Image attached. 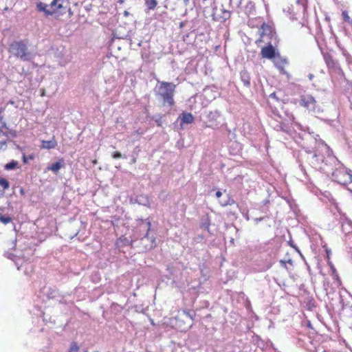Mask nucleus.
Listing matches in <instances>:
<instances>
[{
  "instance_id": "obj_38",
  "label": "nucleus",
  "mask_w": 352,
  "mask_h": 352,
  "mask_svg": "<svg viewBox=\"0 0 352 352\" xmlns=\"http://www.w3.org/2000/svg\"><path fill=\"white\" fill-rule=\"evenodd\" d=\"M263 219V217H261V218H258V219H256L255 221L258 222V221H262Z\"/></svg>"
},
{
  "instance_id": "obj_28",
  "label": "nucleus",
  "mask_w": 352,
  "mask_h": 352,
  "mask_svg": "<svg viewBox=\"0 0 352 352\" xmlns=\"http://www.w3.org/2000/svg\"><path fill=\"white\" fill-rule=\"evenodd\" d=\"M0 120H1L0 129H7L6 123L5 122L2 121V117H1Z\"/></svg>"
},
{
  "instance_id": "obj_39",
  "label": "nucleus",
  "mask_w": 352,
  "mask_h": 352,
  "mask_svg": "<svg viewBox=\"0 0 352 352\" xmlns=\"http://www.w3.org/2000/svg\"><path fill=\"white\" fill-rule=\"evenodd\" d=\"M241 0H237V1H236V2H235V3H236V4L237 6H239V4H241Z\"/></svg>"
},
{
  "instance_id": "obj_21",
  "label": "nucleus",
  "mask_w": 352,
  "mask_h": 352,
  "mask_svg": "<svg viewBox=\"0 0 352 352\" xmlns=\"http://www.w3.org/2000/svg\"><path fill=\"white\" fill-rule=\"evenodd\" d=\"M146 5L150 10H153L157 6L156 0H146Z\"/></svg>"
},
{
  "instance_id": "obj_19",
  "label": "nucleus",
  "mask_w": 352,
  "mask_h": 352,
  "mask_svg": "<svg viewBox=\"0 0 352 352\" xmlns=\"http://www.w3.org/2000/svg\"><path fill=\"white\" fill-rule=\"evenodd\" d=\"M342 19L352 27V19L349 16L347 11L344 10L342 12Z\"/></svg>"
},
{
  "instance_id": "obj_18",
  "label": "nucleus",
  "mask_w": 352,
  "mask_h": 352,
  "mask_svg": "<svg viewBox=\"0 0 352 352\" xmlns=\"http://www.w3.org/2000/svg\"><path fill=\"white\" fill-rule=\"evenodd\" d=\"M131 241H130L127 238L122 236L120 237L116 242L117 245L120 246L121 245H130Z\"/></svg>"
},
{
  "instance_id": "obj_41",
  "label": "nucleus",
  "mask_w": 352,
  "mask_h": 352,
  "mask_svg": "<svg viewBox=\"0 0 352 352\" xmlns=\"http://www.w3.org/2000/svg\"><path fill=\"white\" fill-rule=\"evenodd\" d=\"M217 11H218V10H217V9H216V10H215V11L214 12V14H214V15L218 14H217Z\"/></svg>"
},
{
  "instance_id": "obj_26",
  "label": "nucleus",
  "mask_w": 352,
  "mask_h": 352,
  "mask_svg": "<svg viewBox=\"0 0 352 352\" xmlns=\"http://www.w3.org/2000/svg\"><path fill=\"white\" fill-rule=\"evenodd\" d=\"M185 314L191 320H193V316L195 315L193 311L192 312H191V311H185Z\"/></svg>"
},
{
  "instance_id": "obj_9",
  "label": "nucleus",
  "mask_w": 352,
  "mask_h": 352,
  "mask_svg": "<svg viewBox=\"0 0 352 352\" xmlns=\"http://www.w3.org/2000/svg\"><path fill=\"white\" fill-rule=\"evenodd\" d=\"M69 3V0H53L50 4V8L55 9L56 12L65 8V5Z\"/></svg>"
},
{
  "instance_id": "obj_33",
  "label": "nucleus",
  "mask_w": 352,
  "mask_h": 352,
  "mask_svg": "<svg viewBox=\"0 0 352 352\" xmlns=\"http://www.w3.org/2000/svg\"><path fill=\"white\" fill-rule=\"evenodd\" d=\"M221 195H222V193H221V191H219H219H217V192H216V196H217V197L219 198Z\"/></svg>"
},
{
  "instance_id": "obj_7",
  "label": "nucleus",
  "mask_w": 352,
  "mask_h": 352,
  "mask_svg": "<svg viewBox=\"0 0 352 352\" xmlns=\"http://www.w3.org/2000/svg\"><path fill=\"white\" fill-rule=\"evenodd\" d=\"M261 54L263 58L270 60L273 59L276 56L275 48L272 45L263 47Z\"/></svg>"
},
{
  "instance_id": "obj_6",
  "label": "nucleus",
  "mask_w": 352,
  "mask_h": 352,
  "mask_svg": "<svg viewBox=\"0 0 352 352\" xmlns=\"http://www.w3.org/2000/svg\"><path fill=\"white\" fill-rule=\"evenodd\" d=\"M324 144V143L322 144V151L324 150V151H326L323 146ZM325 153H326V155H327V152H325ZM311 162L312 165L316 168H319L322 170H324L325 173L329 172L328 167L331 166V165H330V162L327 160V157H326V160L324 161L323 156H320L318 153H315L311 157Z\"/></svg>"
},
{
  "instance_id": "obj_32",
  "label": "nucleus",
  "mask_w": 352,
  "mask_h": 352,
  "mask_svg": "<svg viewBox=\"0 0 352 352\" xmlns=\"http://www.w3.org/2000/svg\"><path fill=\"white\" fill-rule=\"evenodd\" d=\"M8 103L10 104L14 105L16 107H18V105L16 104V103H15V102L14 100H10L8 102Z\"/></svg>"
},
{
  "instance_id": "obj_1",
  "label": "nucleus",
  "mask_w": 352,
  "mask_h": 352,
  "mask_svg": "<svg viewBox=\"0 0 352 352\" xmlns=\"http://www.w3.org/2000/svg\"><path fill=\"white\" fill-rule=\"evenodd\" d=\"M324 148L327 153V160L330 162L331 166H336V170H333V168H329V173L332 171V179L333 181L338 184L346 185L351 183L352 181V175L350 170H348L345 167L338 161L337 158L333 155L332 151L327 145L324 144Z\"/></svg>"
},
{
  "instance_id": "obj_42",
  "label": "nucleus",
  "mask_w": 352,
  "mask_h": 352,
  "mask_svg": "<svg viewBox=\"0 0 352 352\" xmlns=\"http://www.w3.org/2000/svg\"><path fill=\"white\" fill-rule=\"evenodd\" d=\"M287 263H289L292 264V261L291 259H289V260L287 261Z\"/></svg>"
},
{
  "instance_id": "obj_5",
  "label": "nucleus",
  "mask_w": 352,
  "mask_h": 352,
  "mask_svg": "<svg viewBox=\"0 0 352 352\" xmlns=\"http://www.w3.org/2000/svg\"><path fill=\"white\" fill-rule=\"evenodd\" d=\"M299 104L314 114L320 113L322 111V109L317 104L315 98L310 94L300 96Z\"/></svg>"
},
{
  "instance_id": "obj_40",
  "label": "nucleus",
  "mask_w": 352,
  "mask_h": 352,
  "mask_svg": "<svg viewBox=\"0 0 352 352\" xmlns=\"http://www.w3.org/2000/svg\"><path fill=\"white\" fill-rule=\"evenodd\" d=\"M124 16H128L129 12L127 11H124Z\"/></svg>"
},
{
  "instance_id": "obj_37",
  "label": "nucleus",
  "mask_w": 352,
  "mask_h": 352,
  "mask_svg": "<svg viewBox=\"0 0 352 352\" xmlns=\"http://www.w3.org/2000/svg\"><path fill=\"white\" fill-rule=\"evenodd\" d=\"M280 263H282V266H283V267H285V266H286V263H285V261H280Z\"/></svg>"
},
{
  "instance_id": "obj_8",
  "label": "nucleus",
  "mask_w": 352,
  "mask_h": 352,
  "mask_svg": "<svg viewBox=\"0 0 352 352\" xmlns=\"http://www.w3.org/2000/svg\"><path fill=\"white\" fill-rule=\"evenodd\" d=\"M37 8L38 11L45 12L47 16L52 15L56 12L55 9L50 8V5H47L42 2L37 4Z\"/></svg>"
},
{
  "instance_id": "obj_34",
  "label": "nucleus",
  "mask_w": 352,
  "mask_h": 352,
  "mask_svg": "<svg viewBox=\"0 0 352 352\" xmlns=\"http://www.w3.org/2000/svg\"><path fill=\"white\" fill-rule=\"evenodd\" d=\"M190 2V0H183V3L185 6H188Z\"/></svg>"
},
{
  "instance_id": "obj_44",
  "label": "nucleus",
  "mask_w": 352,
  "mask_h": 352,
  "mask_svg": "<svg viewBox=\"0 0 352 352\" xmlns=\"http://www.w3.org/2000/svg\"><path fill=\"white\" fill-rule=\"evenodd\" d=\"M28 159H32V156L30 155L29 157H28Z\"/></svg>"
},
{
  "instance_id": "obj_23",
  "label": "nucleus",
  "mask_w": 352,
  "mask_h": 352,
  "mask_svg": "<svg viewBox=\"0 0 352 352\" xmlns=\"http://www.w3.org/2000/svg\"><path fill=\"white\" fill-rule=\"evenodd\" d=\"M324 60L327 63V65L329 67L333 66V60L331 56L329 55H325L324 56Z\"/></svg>"
},
{
  "instance_id": "obj_13",
  "label": "nucleus",
  "mask_w": 352,
  "mask_h": 352,
  "mask_svg": "<svg viewBox=\"0 0 352 352\" xmlns=\"http://www.w3.org/2000/svg\"><path fill=\"white\" fill-rule=\"evenodd\" d=\"M180 118L182 123L190 124L194 120L192 115L190 113H183Z\"/></svg>"
},
{
  "instance_id": "obj_20",
  "label": "nucleus",
  "mask_w": 352,
  "mask_h": 352,
  "mask_svg": "<svg viewBox=\"0 0 352 352\" xmlns=\"http://www.w3.org/2000/svg\"><path fill=\"white\" fill-rule=\"evenodd\" d=\"M12 221V218L9 216L3 215L0 214V222L6 225Z\"/></svg>"
},
{
  "instance_id": "obj_22",
  "label": "nucleus",
  "mask_w": 352,
  "mask_h": 352,
  "mask_svg": "<svg viewBox=\"0 0 352 352\" xmlns=\"http://www.w3.org/2000/svg\"><path fill=\"white\" fill-rule=\"evenodd\" d=\"M0 186H1L3 190H7L10 187V184L8 181L5 178L0 179Z\"/></svg>"
},
{
  "instance_id": "obj_12",
  "label": "nucleus",
  "mask_w": 352,
  "mask_h": 352,
  "mask_svg": "<svg viewBox=\"0 0 352 352\" xmlns=\"http://www.w3.org/2000/svg\"><path fill=\"white\" fill-rule=\"evenodd\" d=\"M63 165L64 161L63 159H60L58 162L49 166L47 169L52 170L54 173H57L63 166Z\"/></svg>"
},
{
  "instance_id": "obj_3",
  "label": "nucleus",
  "mask_w": 352,
  "mask_h": 352,
  "mask_svg": "<svg viewBox=\"0 0 352 352\" xmlns=\"http://www.w3.org/2000/svg\"><path fill=\"white\" fill-rule=\"evenodd\" d=\"M175 85L172 82H160L155 87V91L157 96H160L164 102L168 103L170 106L174 103L173 94Z\"/></svg>"
},
{
  "instance_id": "obj_16",
  "label": "nucleus",
  "mask_w": 352,
  "mask_h": 352,
  "mask_svg": "<svg viewBox=\"0 0 352 352\" xmlns=\"http://www.w3.org/2000/svg\"><path fill=\"white\" fill-rule=\"evenodd\" d=\"M221 14L219 16L220 20L221 21H225L230 16V12L228 10H226L224 9H221Z\"/></svg>"
},
{
  "instance_id": "obj_36",
  "label": "nucleus",
  "mask_w": 352,
  "mask_h": 352,
  "mask_svg": "<svg viewBox=\"0 0 352 352\" xmlns=\"http://www.w3.org/2000/svg\"><path fill=\"white\" fill-rule=\"evenodd\" d=\"M270 97L272 98H276V94L275 93L271 94Z\"/></svg>"
},
{
  "instance_id": "obj_10",
  "label": "nucleus",
  "mask_w": 352,
  "mask_h": 352,
  "mask_svg": "<svg viewBox=\"0 0 352 352\" xmlns=\"http://www.w3.org/2000/svg\"><path fill=\"white\" fill-rule=\"evenodd\" d=\"M273 62L275 66L280 70H283L285 65L287 63V59L281 58L279 54H277L273 58Z\"/></svg>"
},
{
  "instance_id": "obj_29",
  "label": "nucleus",
  "mask_w": 352,
  "mask_h": 352,
  "mask_svg": "<svg viewBox=\"0 0 352 352\" xmlns=\"http://www.w3.org/2000/svg\"><path fill=\"white\" fill-rule=\"evenodd\" d=\"M209 225L210 224H209L208 222L203 223L202 225H201V227L204 228L206 230H208L209 229Z\"/></svg>"
},
{
  "instance_id": "obj_2",
  "label": "nucleus",
  "mask_w": 352,
  "mask_h": 352,
  "mask_svg": "<svg viewBox=\"0 0 352 352\" xmlns=\"http://www.w3.org/2000/svg\"><path fill=\"white\" fill-rule=\"evenodd\" d=\"M9 52L23 61L32 60L34 57V54L28 50L23 41L12 42L9 46Z\"/></svg>"
},
{
  "instance_id": "obj_11",
  "label": "nucleus",
  "mask_w": 352,
  "mask_h": 352,
  "mask_svg": "<svg viewBox=\"0 0 352 352\" xmlns=\"http://www.w3.org/2000/svg\"><path fill=\"white\" fill-rule=\"evenodd\" d=\"M56 146L57 142L54 138H52L50 140H43L41 143V147L46 149L54 148Z\"/></svg>"
},
{
  "instance_id": "obj_31",
  "label": "nucleus",
  "mask_w": 352,
  "mask_h": 352,
  "mask_svg": "<svg viewBox=\"0 0 352 352\" xmlns=\"http://www.w3.org/2000/svg\"><path fill=\"white\" fill-rule=\"evenodd\" d=\"M28 158L25 155H23V162L25 164V163L28 162Z\"/></svg>"
},
{
  "instance_id": "obj_25",
  "label": "nucleus",
  "mask_w": 352,
  "mask_h": 352,
  "mask_svg": "<svg viewBox=\"0 0 352 352\" xmlns=\"http://www.w3.org/2000/svg\"><path fill=\"white\" fill-rule=\"evenodd\" d=\"M112 157L114 159H118V158H121V157L126 158V157H123L122 155L118 151L114 152L112 154Z\"/></svg>"
},
{
  "instance_id": "obj_14",
  "label": "nucleus",
  "mask_w": 352,
  "mask_h": 352,
  "mask_svg": "<svg viewBox=\"0 0 352 352\" xmlns=\"http://www.w3.org/2000/svg\"><path fill=\"white\" fill-rule=\"evenodd\" d=\"M240 76L243 85L246 87H249L250 85V78L248 73L245 71H242L240 73Z\"/></svg>"
},
{
  "instance_id": "obj_15",
  "label": "nucleus",
  "mask_w": 352,
  "mask_h": 352,
  "mask_svg": "<svg viewBox=\"0 0 352 352\" xmlns=\"http://www.w3.org/2000/svg\"><path fill=\"white\" fill-rule=\"evenodd\" d=\"M342 56L345 58L346 62L347 64H351L352 63V58L349 52L342 47H339Z\"/></svg>"
},
{
  "instance_id": "obj_30",
  "label": "nucleus",
  "mask_w": 352,
  "mask_h": 352,
  "mask_svg": "<svg viewBox=\"0 0 352 352\" xmlns=\"http://www.w3.org/2000/svg\"><path fill=\"white\" fill-rule=\"evenodd\" d=\"M326 253H327V257L329 259L330 257L331 253V250L327 249Z\"/></svg>"
},
{
  "instance_id": "obj_4",
  "label": "nucleus",
  "mask_w": 352,
  "mask_h": 352,
  "mask_svg": "<svg viewBox=\"0 0 352 352\" xmlns=\"http://www.w3.org/2000/svg\"><path fill=\"white\" fill-rule=\"evenodd\" d=\"M140 229L145 232L144 236L140 239L141 244L144 250H150L156 246L155 237L149 235L151 222L147 220H140Z\"/></svg>"
},
{
  "instance_id": "obj_17",
  "label": "nucleus",
  "mask_w": 352,
  "mask_h": 352,
  "mask_svg": "<svg viewBox=\"0 0 352 352\" xmlns=\"http://www.w3.org/2000/svg\"><path fill=\"white\" fill-rule=\"evenodd\" d=\"M18 162L12 160L5 165V168L8 170H13L18 167Z\"/></svg>"
},
{
  "instance_id": "obj_24",
  "label": "nucleus",
  "mask_w": 352,
  "mask_h": 352,
  "mask_svg": "<svg viewBox=\"0 0 352 352\" xmlns=\"http://www.w3.org/2000/svg\"><path fill=\"white\" fill-rule=\"evenodd\" d=\"M79 349V347L78 344L76 342H72L70 346V351H78Z\"/></svg>"
},
{
  "instance_id": "obj_46",
  "label": "nucleus",
  "mask_w": 352,
  "mask_h": 352,
  "mask_svg": "<svg viewBox=\"0 0 352 352\" xmlns=\"http://www.w3.org/2000/svg\"><path fill=\"white\" fill-rule=\"evenodd\" d=\"M323 352H327L326 351H324Z\"/></svg>"
},
{
  "instance_id": "obj_45",
  "label": "nucleus",
  "mask_w": 352,
  "mask_h": 352,
  "mask_svg": "<svg viewBox=\"0 0 352 352\" xmlns=\"http://www.w3.org/2000/svg\"><path fill=\"white\" fill-rule=\"evenodd\" d=\"M234 0H230V3L233 2Z\"/></svg>"
},
{
  "instance_id": "obj_43",
  "label": "nucleus",
  "mask_w": 352,
  "mask_h": 352,
  "mask_svg": "<svg viewBox=\"0 0 352 352\" xmlns=\"http://www.w3.org/2000/svg\"><path fill=\"white\" fill-rule=\"evenodd\" d=\"M135 162H136V159H135V158H133V159L132 160V162H133V163H135Z\"/></svg>"
},
{
  "instance_id": "obj_27",
  "label": "nucleus",
  "mask_w": 352,
  "mask_h": 352,
  "mask_svg": "<svg viewBox=\"0 0 352 352\" xmlns=\"http://www.w3.org/2000/svg\"><path fill=\"white\" fill-rule=\"evenodd\" d=\"M234 203V201L232 199H229L228 201L226 202H223V203H221V206H228V205H231Z\"/></svg>"
},
{
  "instance_id": "obj_35",
  "label": "nucleus",
  "mask_w": 352,
  "mask_h": 352,
  "mask_svg": "<svg viewBox=\"0 0 352 352\" xmlns=\"http://www.w3.org/2000/svg\"><path fill=\"white\" fill-rule=\"evenodd\" d=\"M314 74H309V76H308V78L310 80H311L313 78H314Z\"/></svg>"
}]
</instances>
